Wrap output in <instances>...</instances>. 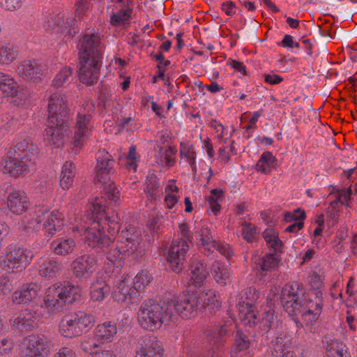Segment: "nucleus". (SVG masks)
I'll return each instance as SVG.
<instances>
[{
	"instance_id": "44",
	"label": "nucleus",
	"mask_w": 357,
	"mask_h": 357,
	"mask_svg": "<svg viewBox=\"0 0 357 357\" xmlns=\"http://www.w3.org/2000/svg\"><path fill=\"white\" fill-rule=\"evenodd\" d=\"M223 197V191L215 188L206 197V203L213 215H217L221 208V202Z\"/></svg>"
},
{
	"instance_id": "38",
	"label": "nucleus",
	"mask_w": 357,
	"mask_h": 357,
	"mask_svg": "<svg viewBox=\"0 0 357 357\" xmlns=\"http://www.w3.org/2000/svg\"><path fill=\"white\" fill-rule=\"evenodd\" d=\"M276 167L277 159L271 152L263 153L256 164V170L264 174H270Z\"/></svg>"
},
{
	"instance_id": "5",
	"label": "nucleus",
	"mask_w": 357,
	"mask_h": 357,
	"mask_svg": "<svg viewBox=\"0 0 357 357\" xmlns=\"http://www.w3.org/2000/svg\"><path fill=\"white\" fill-rule=\"evenodd\" d=\"M63 214L56 209L50 211L47 206H37L22 219L20 228L27 233L43 230L45 235L52 236L65 225Z\"/></svg>"
},
{
	"instance_id": "16",
	"label": "nucleus",
	"mask_w": 357,
	"mask_h": 357,
	"mask_svg": "<svg viewBox=\"0 0 357 357\" xmlns=\"http://www.w3.org/2000/svg\"><path fill=\"white\" fill-rule=\"evenodd\" d=\"M137 291L133 289L132 278L129 275H123L115 281L112 291L114 301L124 306L136 303Z\"/></svg>"
},
{
	"instance_id": "50",
	"label": "nucleus",
	"mask_w": 357,
	"mask_h": 357,
	"mask_svg": "<svg viewBox=\"0 0 357 357\" xmlns=\"http://www.w3.org/2000/svg\"><path fill=\"white\" fill-rule=\"evenodd\" d=\"M15 59L12 45L0 43V64H10Z\"/></svg>"
},
{
	"instance_id": "20",
	"label": "nucleus",
	"mask_w": 357,
	"mask_h": 357,
	"mask_svg": "<svg viewBox=\"0 0 357 357\" xmlns=\"http://www.w3.org/2000/svg\"><path fill=\"white\" fill-rule=\"evenodd\" d=\"M197 244L204 248L208 252H213L218 250L220 253L229 257L231 256L232 252L228 244L220 243L213 240L211 233L207 227H202L195 235Z\"/></svg>"
},
{
	"instance_id": "27",
	"label": "nucleus",
	"mask_w": 357,
	"mask_h": 357,
	"mask_svg": "<svg viewBox=\"0 0 357 357\" xmlns=\"http://www.w3.org/2000/svg\"><path fill=\"white\" fill-rule=\"evenodd\" d=\"M7 207L13 214L21 215L29 208V201L24 191L13 190L7 197Z\"/></svg>"
},
{
	"instance_id": "54",
	"label": "nucleus",
	"mask_w": 357,
	"mask_h": 357,
	"mask_svg": "<svg viewBox=\"0 0 357 357\" xmlns=\"http://www.w3.org/2000/svg\"><path fill=\"white\" fill-rule=\"evenodd\" d=\"M241 233L243 238L248 242L255 241L256 238L255 227L251 225L250 223L244 222L242 224Z\"/></svg>"
},
{
	"instance_id": "8",
	"label": "nucleus",
	"mask_w": 357,
	"mask_h": 357,
	"mask_svg": "<svg viewBox=\"0 0 357 357\" xmlns=\"http://www.w3.org/2000/svg\"><path fill=\"white\" fill-rule=\"evenodd\" d=\"M178 234L179 238L172 241L169 248L163 254L169 268L174 272L183 270L190 243L193 238L190 227L185 223L179 225Z\"/></svg>"
},
{
	"instance_id": "59",
	"label": "nucleus",
	"mask_w": 357,
	"mask_h": 357,
	"mask_svg": "<svg viewBox=\"0 0 357 357\" xmlns=\"http://www.w3.org/2000/svg\"><path fill=\"white\" fill-rule=\"evenodd\" d=\"M220 8L225 13L226 15H229V17H232V15H236L238 8L234 2L231 1V0H225L220 4Z\"/></svg>"
},
{
	"instance_id": "42",
	"label": "nucleus",
	"mask_w": 357,
	"mask_h": 357,
	"mask_svg": "<svg viewBox=\"0 0 357 357\" xmlns=\"http://www.w3.org/2000/svg\"><path fill=\"white\" fill-rule=\"evenodd\" d=\"M326 357H349L348 349L342 342L328 341L326 344Z\"/></svg>"
},
{
	"instance_id": "49",
	"label": "nucleus",
	"mask_w": 357,
	"mask_h": 357,
	"mask_svg": "<svg viewBox=\"0 0 357 357\" xmlns=\"http://www.w3.org/2000/svg\"><path fill=\"white\" fill-rule=\"evenodd\" d=\"M73 75V70L70 67H63L58 73L56 74L53 81L52 86L54 88L64 86L69 82Z\"/></svg>"
},
{
	"instance_id": "41",
	"label": "nucleus",
	"mask_w": 357,
	"mask_h": 357,
	"mask_svg": "<svg viewBox=\"0 0 357 357\" xmlns=\"http://www.w3.org/2000/svg\"><path fill=\"white\" fill-rule=\"evenodd\" d=\"M75 243L72 238H57L52 243V250L56 255L65 256L73 252Z\"/></svg>"
},
{
	"instance_id": "62",
	"label": "nucleus",
	"mask_w": 357,
	"mask_h": 357,
	"mask_svg": "<svg viewBox=\"0 0 357 357\" xmlns=\"http://www.w3.org/2000/svg\"><path fill=\"white\" fill-rule=\"evenodd\" d=\"M158 188V184L157 183V180L155 177H151V179L146 182V187L145 189V192L146 196L151 198H153L156 195V190Z\"/></svg>"
},
{
	"instance_id": "2",
	"label": "nucleus",
	"mask_w": 357,
	"mask_h": 357,
	"mask_svg": "<svg viewBox=\"0 0 357 357\" xmlns=\"http://www.w3.org/2000/svg\"><path fill=\"white\" fill-rule=\"evenodd\" d=\"M310 282L314 291L305 294L298 282H290L283 287L281 303L288 314L300 315L307 325L315 323L322 312V277L316 273L310 276Z\"/></svg>"
},
{
	"instance_id": "10",
	"label": "nucleus",
	"mask_w": 357,
	"mask_h": 357,
	"mask_svg": "<svg viewBox=\"0 0 357 357\" xmlns=\"http://www.w3.org/2000/svg\"><path fill=\"white\" fill-rule=\"evenodd\" d=\"M96 323L93 314L78 311L63 317L59 324V332L66 338H75L88 333Z\"/></svg>"
},
{
	"instance_id": "18",
	"label": "nucleus",
	"mask_w": 357,
	"mask_h": 357,
	"mask_svg": "<svg viewBox=\"0 0 357 357\" xmlns=\"http://www.w3.org/2000/svg\"><path fill=\"white\" fill-rule=\"evenodd\" d=\"M45 310L40 305V311H31V310H25L16 315L10 320L13 326L23 332V331H30L33 328L37 327L42 322L43 318L47 319L44 316Z\"/></svg>"
},
{
	"instance_id": "31",
	"label": "nucleus",
	"mask_w": 357,
	"mask_h": 357,
	"mask_svg": "<svg viewBox=\"0 0 357 357\" xmlns=\"http://www.w3.org/2000/svg\"><path fill=\"white\" fill-rule=\"evenodd\" d=\"M163 351L160 342L149 338L137 347L135 357H162Z\"/></svg>"
},
{
	"instance_id": "52",
	"label": "nucleus",
	"mask_w": 357,
	"mask_h": 357,
	"mask_svg": "<svg viewBox=\"0 0 357 357\" xmlns=\"http://www.w3.org/2000/svg\"><path fill=\"white\" fill-rule=\"evenodd\" d=\"M212 129H213L216 134V137L219 139L220 142L222 144H227L228 137L225 132V128L221 123H219L217 120H211L209 123Z\"/></svg>"
},
{
	"instance_id": "60",
	"label": "nucleus",
	"mask_w": 357,
	"mask_h": 357,
	"mask_svg": "<svg viewBox=\"0 0 357 357\" xmlns=\"http://www.w3.org/2000/svg\"><path fill=\"white\" fill-rule=\"evenodd\" d=\"M14 347V343L10 338H0V357L10 353Z\"/></svg>"
},
{
	"instance_id": "39",
	"label": "nucleus",
	"mask_w": 357,
	"mask_h": 357,
	"mask_svg": "<svg viewBox=\"0 0 357 357\" xmlns=\"http://www.w3.org/2000/svg\"><path fill=\"white\" fill-rule=\"evenodd\" d=\"M211 273L213 279L220 285H227L231 282L230 271L227 265L221 264L219 261L214 262Z\"/></svg>"
},
{
	"instance_id": "12",
	"label": "nucleus",
	"mask_w": 357,
	"mask_h": 357,
	"mask_svg": "<svg viewBox=\"0 0 357 357\" xmlns=\"http://www.w3.org/2000/svg\"><path fill=\"white\" fill-rule=\"evenodd\" d=\"M198 311V293L189 296H173L166 299V313L168 319L172 321H176L178 317L187 320L193 318Z\"/></svg>"
},
{
	"instance_id": "19",
	"label": "nucleus",
	"mask_w": 357,
	"mask_h": 357,
	"mask_svg": "<svg viewBox=\"0 0 357 357\" xmlns=\"http://www.w3.org/2000/svg\"><path fill=\"white\" fill-rule=\"evenodd\" d=\"M101 61L97 59H86L79 57V79L86 85H92L98 82L100 77Z\"/></svg>"
},
{
	"instance_id": "47",
	"label": "nucleus",
	"mask_w": 357,
	"mask_h": 357,
	"mask_svg": "<svg viewBox=\"0 0 357 357\" xmlns=\"http://www.w3.org/2000/svg\"><path fill=\"white\" fill-rule=\"evenodd\" d=\"M278 263L277 256L274 254H266L265 256L259 259L257 268L261 273V276H264L266 272L273 270V268L276 267Z\"/></svg>"
},
{
	"instance_id": "53",
	"label": "nucleus",
	"mask_w": 357,
	"mask_h": 357,
	"mask_svg": "<svg viewBox=\"0 0 357 357\" xmlns=\"http://www.w3.org/2000/svg\"><path fill=\"white\" fill-rule=\"evenodd\" d=\"M127 62L125 59L121 58H114L111 60L108 65V70L112 71H117V74L119 77H123L124 73V69L127 66Z\"/></svg>"
},
{
	"instance_id": "25",
	"label": "nucleus",
	"mask_w": 357,
	"mask_h": 357,
	"mask_svg": "<svg viewBox=\"0 0 357 357\" xmlns=\"http://www.w3.org/2000/svg\"><path fill=\"white\" fill-rule=\"evenodd\" d=\"M41 294V286L36 282L26 283L18 291L13 292L12 301L14 303H29Z\"/></svg>"
},
{
	"instance_id": "37",
	"label": "nucleus",
	"mask_w": 357,
	"mask_h": 357,
	"mask_svg": "<svg viewBox=\"0 0 357 357\" xmlns=\"http://www.w3.org/2000/svg\"><path fill=\"white\" fill-rule=\"evenodd\" d=\"M133 10L130 8H124L113 12L110 15V24L116 27H126L131 23Z\"/></svg>"
},
{
	"instance_id": "15",
	"label": "nucleus",
	"mask_w": 357,
	"mask_h": 357,
	"mask_svg": "<svg viewBox=\"0 0 357 357\" xmlns=\"http://www.w3.org/2000/svg\"><path fill=\"white\" fill-rule=\"evenodd\" d=\"M40 22L45 29L62 35H73L75 33V20L73 17H66L63 13L45 11L43 14Z\"/></svg>"
},
{
	"instance_id": "3",
	"label": "nucleus",
	"mask_w": 357,
	"mask_h": 357,
	"mask_svg": "<svg viewBox=\"0 0 357 357\" xmlns=\"http://www.w3.org/2000/svg\"><path fill=\"white\" fill-rule=\"evenodd\" d=\"M66 113V100L61 94H50L47 104L48 125L44 135V141L47 146L60 148L68 141V123L63 119Z\"/></svg>"
},
{
	"instance_id": "22",
	"label": "nucleus",
	"mask_w": 357,
	"mask_h": 357,
	"mask_svg": "<svg viewBox=\"0 0 357 357\" xmlns=\"http://www.w3.org/2000/svg\"><path fill=\"white\" fill-rule=\"evenodd\" d=\"M80 44V56L101 60L103 46L99 36L94 33H86L82 38Z\"/></svg>"
},
{
	"instance_id": "48",
	"label": "nucleus",
	"mask_w": 357,
	"mask_h": 357,
	"mask_svg": "<svg viewBox=\"0 0 357 357\" xmlns=\"http://www.w3.org/2000/svg\"><path fill=\"white\" fill-rule=\"evenodd\" d=\"M151 275L148 273L142 271L136 275L135 278H132L133 289L137 291L136 303L140 300V291L146 288L151 281Z\"/></svg>"
},
{
	"instance_id": "26",
	"label": "nucleus",
	"mask_w": 357,
	"mask_h": 357,
	"mask_svg": "<svg viewBox=\"0 0 357 357\" xmlns=\"http://www.w3.org/2000/svg\"><path fill=\"white\" fill-rule=\"evenodd\" d=\"M90 120L89 114H82L81 112H79L77 123L74 127L73 144L75 147H81L86 139L89 137L91 133Z\"/></svg>"
},
{
	"instance_id": "24",
	"label": "nucleus",
	"mask_w": 357,
	"mask_h": 357,
	"mask_svg": "<svg viewBox=\"0 0 357 357\" xmlns=\"http://www.w3.org/2000/svg\"><path fill=\"white\" fill-rule=\"evenodd\" d=\"M96 261L94 257L84 255L74 259L72 263V271L75 276L87 279L96 271Z\"/></svg>"
},
{
	"instance_id": "33",
	"label": "nucleus",
	"mask_w": 357,
	"mask_h": 357,
	"mask_svg": "<svg viewBox=\"0 0 357 357\" xmlns=\"http://www.w3.org/2000/svg\"><path fill=\"white\" fill-rule=\"evenodd\" d=\"M208 275V271L202 262H195L190 266L187 276L188 284L189 286H193L199 288L205 282Z\"/></svg>"
},
{
	"instance_id": "32",
	"label": "nucleus",
	"mask_w": 357,
	"mask_h": 357,
	"mask_svg": "<svg viewBox=\"0 0 357 357\" xmlns=\"http://www.w3.org/2000/svg\"><path fill=\"white\" fill-rule=\"evenodd\" d=\"M180 164L189 165L191 171L196 173L197 167L196 164L197 153L195 146L187 141L180 142Z\"/></svg>"
},
{
	"instance_id": "11",
	"label": "nucleus",
	"mask_w": 357,
	"mask_h": 357,
	"mask_svg": "<svg viewBox=\"0 0 357 357\" xmlns=\"http://www.w3.org/2000/svg\"><path fill=\"white\" fill-rule=\"evenodd\" d=\"M238 319L241 324L248 326H255L261 331H268L275 321L273 311L264 307L260 313L248 302H239L237 305Z\"/></svg>"
},
{
	"instance_id": "17",
	"label": "nucleus",
	"mask_w": 357,
	"mask_h": 357,
	"mask_svg": "<svg viewBox=\"0 0 357 357\" xmlns=\"http://www.w3.org/2000/svg\"><path fill=\"white\" fill-rule=\"evenodd\" d=\"M50 353V341L45 335H31L20 349V357H47Z\"/></svg>"
},
{
	"instance_id": "46",
	"label": "nucleus",
	"mask_w": 357,
	"mask_h": 357,
	"mask_svg": "<svg viewBox=\"0 0 357 357\" xmlns=\"http://www.w3.org/2000/svg\"><path fill=\"white\" fill-rule=\"evenodd\" d=\"M139 155L136 151L135 146H130L126 156H119V162L128 170L135 172L138 166Z\"/></svg>"
},
{
	"instance_id": "35",
	"label": "nucleus",
	"mask_w": 357,
	"mask_h": 357,
	"mask_svg": "<svg viewBox=\"0 0 357 357\" xmlns=\"http://www.w3.org/2000/svg\"><path fill=\"white\" fill-rule=\"evenodd\" d=\"M181 192L174 180H169L165 185L163 203L165 208L172 209L176 206Z\"/></svg>"
},
{
	"instance_id": "56",
	"label": "nucleus",
	"mask_w": 357,
	"mask_h": 357,
	"mask_svg": "<svg viewBox=\"0 0 357 357\" xmlns=\"http://www.w3.org/2000/svg\"><path fill=\"white\" fill-rule=\"evenodd\" d=\"M305 217V212L301 208H297L291 212H286L284 214V219L286 222L304 220Z\"/></svg>"
},
{
	"instance_id": "40",
	"label": "nucleus",
	"mask_w": 357,
	"mask_h": 357,
	"mask_svg": "<svg viewBox=\"0 0 357 357\" xmlns=\"http://www.w3.org/2000/svg\"><path fill=\"white\" fill-rule=\"evenodd\" d=\"M75 178V165L72 162H66L63 165L59 185L64 190L70 188Z\"/></svg>"
},
{
	"instance_id": "13",
	"label": "nucleus",
	"mask_w": 357,
	"mask_h": 357,
	"mask_svg": "<svg viewBox=\"0 0 357 357\" xmlns=\"http://www.w3.org/2000/svg\"><path fill=\"white\" fill-rule=\"evenodd\" d=\"M33 256L32 250L26 248L7 247L0 256V268L9 273L22 271L31 264Z\"/></svg>"
},
{
	"instance_id": "7",
	"label": "nucleus",
	"mask_w": 357,
	"mask_h": 357,
	"mask_svg": "<svg viewBox=\"0 0 357 357\" xmlns=\"http://www.w3.org/2000/svg\"><path fill=\"white\" fill-rule=\"evenodd\" d=\"M82 290L70 282H56L45 292L42 308L45 317H52L62 310L65 303H72L80 299Z\"/></svg>"
},
{
	"instance_id": "36",
	"label": "nucleus",
	"mask_w": 357,
	"mask_h": 357,
	"mask_svg": "<svg viewBox=\"0 0 357 357\" xmlns=\"http://www.w3.org/2000/svg\"><path fill=\"white\" fill-rule=\"evenodd\" d=\"M111 291L110 286L105 280L97 278L90 287V297L93 301H102Z\"/></svg>"
},
{
	"instance_id": "51",
	"label": "nucleus",
	"mask_w": 357,
	"mask_h": 357,
	"mask_svg": "<svg viewBox=\"0 0 357 357\" xmlns=\"http://www.w3.org/2000/svg\"><path fill=\"white\" fill-rule=\"evenodd\" d=\"M337 200L331 202L327 210V225L333 227L338 219L339 206Z\"/></svg>"
},
{
	"instance_id": "61",
	"label": "nucleus",
	"mask_w": 357,
	"mask_h": 357,
	"mask_svg": "<svg viewBox=\"0 0 357 357\" xmlns=\"http://www.w3.org/2000/svg\"><path fill=\"white\" fill-rule=\"evenodd\" d=\"M227 65L235 71L238 72L241 76L246 75V66L243 62L236 61V59H228Z\"/></svg>"
},
{
	"instance_id": "63",
	"label": "nucleus",
	"mask_w": 357,
	"mask_h": 357,
	"mask_svg": "<svg viewBox=\"0 0 357 357\" xmlns=\"http://www.w3.org/2000/svg\"><path fill=\"white\" fill-rule=\"evenodd\" d=\"M346 292L349 296V301L357 304V290L356 289L353 278L349 280Z\"/></svg>"
},
{
	"instance_id": "14",
	"label": "nucleus",
	"mask_w": 357,
	"mask_h": 357,
	"mask_svg": "<svg viewBox=\"0 0 357 357\" xmlns=\"http://www.w3.org/2000/svg\"><path fill=\"white\" fill-rule=\"evenodd\" d=\"M114 165V161L111 159L109 153H104L102 158L98 157L97 166L94 180L96 182L100 183L105 187L106 194L108 198L114 202L120 199V191L111 182V170Z\"/></svg>"
},
{
	"instance_id": "43",
	"label": "nucleus",
	"mask_w": 357,
	"mask_h": 357,
	"mask_svg": "<svg viewBox=\"0 0 357 357\" xmlns=\"http://www.w3.org/2000/svg\"><path fill=\"white\" fill-rule=\"evenodd\" d=\"M40 67L34 61H25L22 62L19 68L18 73L20 76L26 79H34L40 71Z\"/></svg>"
},
{
	"instance_id": "9",
	"label": "nucleus",
	"mask_w": 357,
	"mask_h": 357,
	"mask_svg": "<svg viewBox=\"0 0 357 357\" xmlns=\"http://www.w3.org/2000/svg\"><path fill=\"white\" fill-rule=\"evenodd\" d=\"M167 299L163 303L154 300H146L137 310V323L144 329L154 332L160 329L167 317L166 313Z\"/></svg>"
},
{
	"instance_id": "6",
	"label": "nucleus",
	"mask_w": 357,
	"mask_h": 357,
	"mask_svg": "<svg viewBox=\"0 0 357 357\" xmlns=\"http://www.w3.org/2000/svg\"><path fill=\"white\" fill-rule=\"evenodd\" d=\"M118 333V327L114 321H104L97 324L92 333L84 337L81 349L85 353L96 357H116V354L109 346Z\"/></svg>"
},
{
	"instance_id": "45",
	"label": "nucleus",
	"mask_w": 357,
	"mask_h": 357,
	"mask_svg": "<svg viewBox=\"0 0 357 357\" xmlns=\"http://www.w3.org/2000/svg\"><path fill=\"white\" fill-rule=\"evenodd\" d=\"M264 238L268 247L272 248L275 251L281 250L283 243L277 230L273 229V227H268L264 231Z\"/></svg>"
},
{
	"instance_id": "28",
	"label": "nucleus",
	"mask_w": 357,
	"mask_h": 357,
	"mask_svg": "<svg viewBox=\"0 0 357 357\" xmlns=\"http://www.w3.org/2000/svg\"><path fill=\"white\" fill-rule=\"evenodd\" d=\"M228 324H222V326H214V328L208 333V338L211 344H214L215 349L209 351V357H216L220 355L223 350L222 341L225 335L229 331Z\"/></svg>"
},
{
	"instance_id": "57",
	"label": "nucleus",
	"mask_w": 357,
	"mask_h": 357,
	"mask_svg": "<svg viewBox=\"0 0 357 357\" xmlns=\"http://www.w3.org/2000/svg\"><path fill=\"white\" fill-rule=\"evenodd\" d=\"M278 45L287 48L288 50H293V48H300V43L295 40L293 36L286 34L284 36L282 40H281Z\"/></svg>"
},
{
	"instance_id": "1",
	"label": "nucleus",
	"mask_w": 357,
	"mask_h": 357,
	"mask_svg": "<svg viewBox=\"0 0 357 357\" xmlns=\"http://www.w3.org/2000/svg\"><path fill=\"white\" fill-rule=\"evenodd\" d=\"M76 227L78 231L84 230L89 246L103 250L108 261L115 267H121L126 257L137 256L143 252L142 238L133 227L121 230L116 243L112 241L119 231L120 224L105 215V207L99 199L93 201L92 211L81 218Z\"/></svg>"
},
{
	"instance_id": "4",
	"label": "nucleus",
	"mask_w": 357,
	"mask_h": 357,
	"mask_svg": "<svg viewBox=\"0 0 357 357\" xmlns=\"http://www.w3.org/2000/svg\"><path fill=\"white\" fill-rule=\"evenodd\" d=\"M37 151L31 138L21 139L3 159L0 170L15 177L29 173L35 168Z\"/></svg>"
},
{
	"instance_id": "55",
	"label": "nucleus",
	"mask_w": 357,
	"mask_h": 357,
	"mask_svg": "<svg viewBox=\"0 0 357 357\" xmlns=\"http://www.w3.org/2000/svg\"><path fill=\"white\" fill-rule=\"evenodd\" d=\"M75 13L77 17H82L88 15L91 9L90 0H77Z\"/></svg>"
},
{
	"instance_id": "23",
	"label": "nucleus",
	"mask_w": 357,
	"mask_h": 357,
	"mask_svg": "<svg viewBox=\"0 0 357 357\" xmlns=\"http://www.w3.org/2000/svg\"><path fill=\"white\" fill-rule=\"evenodd\" d=\"M17 84L9 74L0 73V97H12L16 105H24L26 99L23 95L18 93Z\"/></svg>"
},
{
	"instance_id": "30",
	"label": "nucleus",
	"mask_w": 357,
	"mask_h": 357,
	"mask_svg": "<svg viewBox=\"0 0 357 357\" xmlns=\"http://www.w3.org/2000/svg\"><path fill=\"white\" fill-rule=\"evenodd\" d=\"M250 340L248 335L243 332L236 333L234 342L231 348V357H251Z\"/></svg>"
},
{
	"instance_id": "58",
	"label": "nucleus",
	"mask_w": 357,
	"mask_h": 357,
	"mask_svg": "<svg viewBox=\"0 0 357 357\" xmlns=\"http://www.w3.org/2000/svg\"><path fill=\"white\" fill-rule=\"evenodd\" d=\"M261 116L259 112H254L251 118L249 119L248 123L245 126L246 132L245 133V137H250L252 135V132H249L250 130L255 129L257 127V121Z\"/></svg>"
},
{
	"instance_id": "64",
	"label": "nucleus",
	"mask_w": 357,
	"mask_h": 357,
	"mask_svg": "<svg viewBox=\"0 0 357 357\" xmlns=\"http://www.w3.org/2000/svg\"><path fill=\"white\" fill-rule=\"evenodd\" d=\"M52 357H76V354L68 347H61Z\"/></svg>"
},
{
	"instance_id": "29",
	"label": "nucleus",
	"mask_w": 357,
	"mask_h": 357,
	"mask_svg": "<svg viewBox=\"0 0 357 357\" xmlns=\"http://www.w3.org/2000/svg\"><path fill=\"white\" fill-rule=\"evenodd\" d=\"M38 264L39 275L47 279H54L61 271V265L50 256L41 257Z\"/></svg>"
},
{
	"instance_id": "34",
	"label": "nucleus",
	"mask_w": 357,
	"mask_h": 357,
	"mask_svg": "<svg viewBox=\"0 0 357 357\" xmlns=\"http://www.w3.org/2000/svg\"><path fill=\"white\" fill-rule=\"evenodd\" d=\"M155 162L160 166H172L174 164V156L176 153L174 147H164L156 144L153 149Z\"/></svg>"
},
{
	"instance_id": "21",
	"label": "nucleus",
	"mask_w": 357,
	"mask_h": 357,
	"mask_svg": "<svg viewBox=\"0 0 357 357\" xmlns=\"http://www.w3.org/2000/svg\"><path fill=\"white\" fill-rule=\"evenodd\" d=\"M198 301L199 310L203 309L209 314H217L221 310V296L214 289H203L198 291Z\"/></svg>"
}]
</instances>
